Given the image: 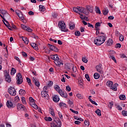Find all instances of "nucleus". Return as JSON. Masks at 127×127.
Segmentation results:
<instances>
[{
  "label": "nucleus",
  "instance_id": "f257e3e1",
  "mask_svg": "<svg viewBox=\"0 0 127 127\" xmlns=\"http://www.w3.org/2000/svg\"><path fill=\"white\" fill-rule=\"evenodd\" d=\"M106 35H101L96 38V39L94 40V43L96 45H102V44H103V43H104L105 41H106Z\"/></svg>",
  "mask_w": 127,
  "mask_h": 127
},
{
  "label": "nucleus",
  "instance_id": "f03ea898",
  "mask_svg": "<svg viewBox=\"0 0 127 127\" xmlns=\"http://www.w3.org/2000/svg\"><path fill=\"white\" fill-rule=\"evenodd\" d=\"M51 59L52 60H54V63H55L57 66H59V67H61V66H63L64 64L61 61H59V57L57 55H53L51 56Z\"/></svg>",
  "mask_w": 127,
  "mask_h": 127
},
{
  "label": "nucleus",
  "instance_id": "7ed1b4c3",
  "mask_svg": "<svg viewBox=\"0 0 127 127\" xmlns=\"http://www.w3.org/2000/svg\"><path fill=\"white\" fill-rule=\"evenodd\" d=\"M49 88L46 86H44L43 88V90L42 91L41 93V96L44 99H48L49 98V95H48V91Z\"/></svg>",
  "mask_w": 127,
  "mask_h": 127
},
{
  "label": "nucleus",
  "instance_id": "20e7f679",
  "mask_svg": "<svg viewBox=\"0 0 127 127\" xmlns=\"http://www.w3.org/2000/svg\"><path fill=\"white\" fill-rule=\"evenodd\" d=\"M62 122L60 121V119L58 118H55L54 122L51 124V127H61Z\"/></svg>",
  "mask_w": 127,
  "mask_h": 127
},
{
  "label": "nucleus",
  "instance_id": "39448f33",
  "mask_svg": "<svg viewBox=\"0 0 127 127\" xmlns=\"http://www.w3.org/2000/svg\"><path fill=\"white\" fill-rule=\"evenodd\" d=\"M59 27L60 28H61L62 31H64V32H67L68 31V29L66 28V24L63 21H59Z\"/></svg>",
  "mask_w": 127,
  "mask_h": 127
},
{
  "label": "nucleus",
  "instance_id": "423d86ee",
  "mask_svg": "<svg viewBox=\"0 0 127 127\" xmlns=\"http://www.w3.org/2000/svg\"><path fill=\"white\" fill-rule=\"evenodd\" d=\"M16 83L18 85H20V84L22 83V82H23V79L22 78V75H21V73H18V74L16 75Z\"/></svg>",
  "mask_w": 127,
  "mask_h": 127
},
{
  "label": "nucleus",
  "instance_id": "0eeeda50",
  "mask_svg": "<svg viewBox=\"0 0 127 127\" xmlns=\"http://www.w3.org/2000/svg\"><path fill=\"white\" fill-rule=\"evenodd\" d=\"M8 91L11 96H15V95H16V91L13 87L10 86L9 88H8Z\"/></svg>",
  "mask_w": 127,
  "mask_h": 127
},
{
  "label": "nucleus",
  "instance_id": "6e6552de",
  "mask_svg": "<svg viewBox=\"0 0 127 127\" xmlns=\"http://www.w3.org/2000/svg\"><path fill=\"white\" fill-rule=\"evenodd\" d=\"M73 66V64L71 63H67L64 64V68L67 71H69L70 69H72Z\"/></svg>",
  "mask_w": 127,
  "mask_h": 127
},
{
  "label": "nucleus",
  "instance_id": "1a4fd4ad",
  "mask_svg": "<svg viewBox=\"0 0 127 127\" xmlns=\"http://www.w3.org/2000/svg\"><path fill=\"white\" fill-rule=\"evenodd\" d=\"M48 46H49L50 49H51V50H52V51H54L55 52H58V49L54 45H51L50 44H48Z\"/></svg>",
  "mask_w": 127,
  "mask_h": 127
},
{
  "label": "nucleus",
  "instance_id": "9d476101",
  "mask_svg": "<svg viewBox=\"0 0 127 127\" xmlns=\"http://www.w3.org/2000/svg\"><path fill=\"white\" fill-rule=\"evenodd\" d=\"M4 75L5 77V81L8 83H10V82H11V78H10L9 74H8L7 72H5Z\"/></svg>",
  "mask_w": 127,
  "mask_h": 127
},
{
  "label": "nucleus",
  "instance_id": "9b49d317",
  "mask_svg": "<svg viewBox=\"0 0 127 127\" xmlns=\"http://www.w3.org/2000/svg\"><path fill=\"white\" fill-rule=\"evenodd\" d=\"M80 12L84 13L86 15H88V14H89V12L87 11V9L82 7H80Z\"/></svg>",
  "mask_w": 127,
  "mask_h": 127
},
{
  "label": "nucleus",
  "instance_id": "f8f14e48",
  "mask_svg": "<svg viewBox=\"0 0 127 127\" xmlns=\"http://www.w3.org/2000/svg\"><path fill=\"white\" fill-rule=\"evenodd\" d=\"M7 107L9 108V109H11V108H14L15 107V105H13L12 104V102L11 101H7L6 104Z\"/></svg>",
  "mask_w": 127,
  "mask_h": 127
},
{
  "label": "nucleus",
  "instance_id": "ddd939ff",
  "mask_svg": "<svg viewBox=\"0 0 127 127\" xmlns=\"http://www.w3.org/2000/svg\"><path fill=\"white\" fill-rule=\"evenodd\" d=\"M60 95L63 98H64L65 99H67L68 98V94L67 93L64 92L62 90V91L60 92Z\"/></svg>",
  "mask_w": 127,
  "mask_h": 127
},
{
  "label": "nucleus",
  "instance_id": "4468645a",
  "mask_svg": "<svg viewBox=\"0 0 127 127\" xmlns=\"http://www.w3.org/2000/svg\"><path fill=\"white\" fill-rule=\"evenodd\" d=\"M96 69L97 72H99L100 74H103V71L102 70V64H100L98 65H97Z\"/></svg>",
  "mask_w": 127,
  "mask_h": 127
},
{
  "label": "nucleus",
  "instance_id": "2eb2a0df",
  "mask_svg": "<svg viewBox=\"0 0 127 127\" xmlns=\"http://www.w3.org/2000/svg\"><path fill=\"white\" fill-rule=\"evenodd\" d=\"M0 13L3 15V16H5L6 17V16H8V17H9V14L8 13H6V11H5L4 9H0Z\"/></svg>",
  "mask_w": 127,
  "mask_h": 127
},
{
  "label": "nucleus",
  "instance_id": "dca6fc26",
  "mask_svg": "<svg viewBox=\"0 0 127 127\" xmlns=\"http://www.w3.org/2000/svg\"><path fill=\"white\" fill-rule=\"evenodd\" d=\"M33 81L35 85H36V86H37V87H39L40 86V83H39V81H38V80L37 79H36V78L33 77Z\"/></svg>",
  "mask_w": 127,
  "mask_h": 127
},
{
  "label": "nucleus",
  "instance_id": "f3484780",
  "mask_svg": "<svg viewBox=\"0 0 127 127\" xmlns=\"http://www.w3.org/2000/svg\"><path fill=\"white\" fill-rule=\"evenodd\" d=\"M53 100L55 103H58V102L60 101V98H59V96L54 95Z\"/></svg>",
  "mask_w": 127,
  "mask_h": 127
},
{
  "label": "nucleus",
  "instance_id": "a211bd4d",
  "mask_svg": "<svg viewBox=\"0 0 127 127\" xmlns=\"http://www.w3.org/2000/svg\"><path fill=\"white\" fill-rule=\"evenodd\" d=\"M29 104L30 106H31L32 107L34 108V109H35V110H37L38 109V106L35 104V102L34 101L33 102H29Z\"/></svg>",
  "mask_w": 127,
  "mask_h": 127
},
{
  "label": "nucleus",
  "instance_id": "6ab92c4d",
  "mask_svg": "<svg viewBox=\"0 0 127 127\" xmlns=\"http://www.w3.org/2000/svg\"><path fill=\"white\" fill-rule=\"evenodd\" d=\"M17 110H18L19 111V110H25V107H24V106L22 104H18L17 105Z\"/></svg>",
  "mask_w": 127,
  "mask_h": 127
},
{
  "label": "nucleus",
  "instance_id": "aec40b11",
  "mask_svg": "<svg viewBox=\"0 0 127 127\" xmlns=\"http://www.w3.org/2000/svg\"><path fill=\"white\" fill-rule=\"evenodd\" d=\"M49 112L53 117H55V112H54V109H53V108H50Z\"/></svg>",
  "mask_w": 127,
  "mask_h": 127
},
{
  "label": "nucleus",
  "instance_id": "412c9836",
  "mask_svg": "<svg viewBox=\"0 0 127 127\" xmlns=\"http://www.w3.org/2000/svg\"><path fill=\"white\" fill-rule=\"evenodd\" d=\"M31 46H32V47H33V48H34L35 50H38L39 49L38 46L36 43H31Z\"/></svg>",
  "mask_w": 127,
  "mask_h": 127
},
{
  "label": "nucleus",
  "instance_id": "4be33fe9",
  "mask_svg": "<svg viewBox=\"0 0 127 127\" xmlns=\"http://www.w3.org/2000/svg\"><path fill=\"white\" fill-rule=\"evenodd\" d=\"M118 85V84L117 83H115L114 85L112 84V86H111L110 89H112V90H113V91H117V90H118L117 86Z\"/></svg>",
  "mask_w": 127,
  "mask_h": 127
},
{
  "label": "nucleus",
  "instance_id": "5701e85b",
  "mask_svg": "<svg viewBox=\"0 0 127 127\" xmlns=\"http://www.w3.org/2000/svg\"><path fill=\"white\" fill-rule=\"evenodd\" d=\"M54 89L56 90L57 92H58L59 93H60V92H62V90L60 89V87L58 85H56L54 86Z\"/></svg>",
  "mask_w": 127,
  "mask_h": 127
},
{
  "label": "nucleus",
  "instance_id": "b1692460",
  "mask_svg": "<svg viewBox=\"0 0 127 127\" xmlns=\"http://www.w3.org/2000/svg\"><path fill=\"white\" fill-rule=\"evenodd\" d=\"M39 7L40 11H42V12L45 11V7H44V6L42 5H40L39 6Z\"/></svg>",
  "mask_w": 127,
  "mask_h": 127
},
{
  "label": "nucleus",
  "instance_id": "393cba45",
  "mask_svg": "<svg viewBox=\"0 0 127 127\" xmlns=\"http://www.w3.org/2000/svg\"><path fill=\"white\" fill-rule=\"evenodd\" d=\"M113 40L111 39H109L108 41H107V43L106 44H107V46H111V45H113Z\"/></svg>",
  "mask_w": 127,
  "mask_h": 127
},
{
  "label": "nucleus",
  "instance_id": "a878e982",
  "mask_svg": "<svg viewBox=\"0 0 127 127\" xmlns=\"http://www.w3.org/2000/svg\"><path fill=\"white\" fill-rule=\"evenodd\" d=\"M86 8L88 12H93V7H91V6H86Z\"/></svg>",
  "mask_w": 127,
  "mask_h": 127
},
{
  "label": "nucleus",
  "instance_id": "bb28decb",
  "mask_svg": "<svg viewBox=\"0 0 127 127\" xmlns=\"http://www.w3.org/2000/svg\"><path fill=\"white\" fill-rule=\"evenodd\" d=\"M80 9H81V7L77 6V7H73V10L74 12L78 13V11L80 12Z\"/></svg>",
  "mask_w": 127,
  "mask_h": 127
},
{
  "label": "nucleus",
  "instance_id": "cd10ccee",
  "mask_svg": "<svg viewBox=\"0 0 127 127\" xmlns=\"http://www.w3.org/2000/svg\"><path fill=\"white\" fill-rule=\"evenodd\" d=\"M53 85V81H49L47 84V86H45V87H47V88H50V87H52V86Z\"/></svg>",
  "mask_w": 127,
  "mask_h": 127
},
{
  "label": "nucleus",
  "instance_id": "c85d7f7f",
  "mask_svg": "<svg viewBox=\"0 0 127 127\" xmlns=\"http://www.w3.org/2000/svg\"><path fill=\"white\" fill-rule=\"evenodd\" d=\"M19 94L21 95V96H24V95H25V90H23V89H20L19 91Z\"/></svg>",
  "mask_w": 127,
  "mask_h": 127
},
{
  "label": "nucleus",
  "instance_id": "c756f323",
  "mask_svg": "<svg viewBox=\"0 0 127 127\" xmlns=\"http://www.w3.org/2000/svg\"><path fill=\"white\" fill-rule=\"evenodd\" d=\"M22 40L25 43V44H28V39L25 37H22Z\"/></svg>",
  "mask_w": 127,
  "mask_h": 127
},
{
  "label": "nucleus",
  "instance_id": "7c9ffc66",
  "mask_svg": "<svg viewBox=\"0 0 127 127\" xmlns=\"http://www.w3.org/2000/svg\"><path fill=\"white\" fill-rule=\"evenodd\" d=\"M106 85L107 86H108V87H112V85H113V82L112 81H111L110 80H108L107 82H106Z\"/></svg>",
  "mask_w": 127,
  "mask_h": 127
},
{
  "label": "nucleus",
  "instance_id": "2f4dec72",
  "mask_svg": "<svg viewBox=\"0 0 127 127\" xmlns=\"http://www.w3.org/2000/svg\"><path fill=\"white\" fill-rule=\"evenodd\" d=\"M16 73V69L15 68L12 67L11 70L10 74L11 75H14Z\"/></svg>",
  "mask_w": 127,
  "mask_h": 127
},
{
  "label": "nucleus",
  "instance_id": "473e14b6",
  "mask_svg": "<svg viewBox=\"0 0 127 127\" xmlns=\"http://www.w3.org/2000/svg\"><path fill=\"white\" fill-rule=\"evenodd\" d=\"M115 108H116V109H117L119 111H122V110H123V108H122V107H121V106H120L118 104H115Z\"/></svg>",
  "mask_w": 127,
  "mask_h": 127
},
{
  "label": "nucleus",
  "instance_id": "72a5a7b5",
  "mask_svg": "<svg viewBox=\"0 0 127 127\" xmlns=\"http://www.w3.org/2000/svg\"><path fill=\"white\" fill-rule=\"evenodd\" d=\"M95 114H97L98 116H102V114L101 113V110L100 109H97L95 111Z\"/></svg>",
  "mask_w": 127,
  "mask_h": 127
},
{
  "label": "nucleus",
  "instance_id": "f704fd0d",
  "mask_svg": "<svg viewBox=\"0 0 127 127\" xmlns=\"http://www.w3.org/2000/svg\"><path fill=\"white\" fill-rule=\"evenodd\" d=\"M74 120H76L77 121H79L80 122H83L84 120L82 119L81 118H78L77 116H74Z\"/></svg>",
  "mask_w": 127,
  "mask_h": 127
},
{
  "label": "nucleus",
  "instance_id": "c9c22d12",
  "mask_svg": "<svg viewBox=\"0 0 127 127\" xmlns=\"http://www.w3.org/2000/svg\"><path fill=\"white\" fill-rule=\"evenodd\" d=\"M119 99H120L121 100H122V101H125V100H126V95L123 94V95H121L119 96Z\"/></svg>",
  "mask_w": 127,
  "mask_h": 127
},
{
  "label": "nucleus",
  "instance_id": "e433bc0d",
  "mask_svg": "<svg viewBox=\"0 0 127 127\" xmlns=\"http://www.w3.org/2000/svg\"><path fill=\"white\" fill-rule=\"evenodd\" d=\"M94 78L98 79L99 78H100V74L97 72L95 73L94 74Z\"/></svg>",
  "mask_w": 127,
  "mask_h": 127
},
{
  "label": "nucleus",
  "instance_id": "4c0bfd02",
  "mask_svg": "<svg viewBox=\"0 0 127 127\" xmlns=\"http://www.w3.org/2000/svg\"><path fill=\"white\" fill-rule=\"evenodd\" d=\"M102 12L103 14H104V15H107V14H108V13H109V10L108 9H105L104 10H102Z\"/></svg>",
  "mask_w": 127,
  "mask_h": 127
},
{
  "label": "nucleus",
  "instance_id": "58836bf2",
  "mask_svg": "<svg viewBox=\"0 0 127 127\" xmlns=\"http://www.w3.org/2000/svg\"><path fill=\"white\" fill-rule=\"evenodd\" d=\"M95 11L96 13H99V14H101V10H100V8L95 6Z\"/></svg>",
  "mask_w": 127,
  "mask_h": 127
},
{
  "label": "nucleus",
  "instance_id": "ea45409f",
  "mask_svg": "<svg viewBox=\"0 0 127 127\" xmlns=\"http://www.w3.org/2000/svg\"><path fill=\"white\" fill-rule=\"evenodd\" d=\"M75 28V24H72V23H69V29L73 30Z\"/></svg>",
  "mask_w": 127,
  "mask_h": 127
},
{
  "label": "nucleus",
  "instance_id": "a19ab883",
  "mask_svg": "<svg viewBox=\"0 0 127 127\" xmlns=\"http://www.w3.org/2000/svg\"><path fill=\"white\" fill-rule=\"evenodd\" d=\"M18 16H19V18H21V19L23 20L24 19V17H23V14H22V12H20L18 14Z\"/></svg>",
  "mask_w": 127,
  "mask_h": 127
},
{
  "label": "nucleus",
  "instance_id": "79ce46f5",
  "mask_svg": "<svg viewBox=\"0 0 127 127\" xmlns=\"http://www.w3.org/2000/svg\"><path fill=\"white\" fill-rule=\"evenodd\" d=\"M21 101L22 104H23L24 105H26V101H25V97H21Z\"/></svg>",
  "mask_w": 127,
  "mask_h": 127
},
{
  "label": "nucleus",
  "instance_id": "37998d69",
  "mask_svg": "<svg viewBox=\"0 0 127 127\" xmlns=\"http://www.w3.org/2000/svg\"><path fill=\"white\" fill-rule=\"evenodd\" d=\"M119 39L120 41H124V40H125V37H124V35L121 34L119 36Z\"/></svg>",
  "mask_w": 127,
  "mask_h": 127
},
{
  "label": "nucleus",
  "instance_id": "c03bdc74",
  "mask_svg": "<svg viewBox=\"0 0 127 127\" xmlns=\"http://www.w3.org/2000/svg\"><path fill=\"white\" fill-rule=\"evenodd\" d=\"M45 120L46 121V122L52 121V118H51V117H45Z\"/></svg>",
  "mask_w": 127,
  "mask_h": 127
},
{
  "label": "nucleus",
  "instance_id": "a18cd8bd",
  "mask_svg": "<svg viewBox=\"0 0 127 127\" xmlns=\"http://www.w3.org/2000/svg\"><path fill=\"white\" fill-rule=\"evenodd\" d=\"M110 59H112L113 61H114L115 63H117V60H116V58L113 56H110L109 57Z\"/></svg>",
  "mask_w": 127,
  "mask_h": 127
},
{
  "label": "nucleus",
  "instance_id": "49530a36",
  "mask_svg": "<svg viewBox=\"0 0 127 127\" xmlns=\"http://www.w3.org/2000/svg\"><path fill=\"white\" fill-rule=\"evenodd\" d=\"M113 106H114V102H109L108 104V107L110 108V109H112Z\"/></svg>",
  "mask_w": 127,
  "mask_h": 127
},
{
  "label": "nucleus",
  "instance_id": "de8ad7c7",
  "mask_svg": "<svg viewBox=\"0 0 127 127\" xmlns=\"http://www.w3.org/2000/svg\"><path fill=\"white\" fill-rule=\"evenodd\" d=\"M26 80H27V83H28V84H29L30 86H31L32 83H31V80H30V78H28V77H27V78H26Z\"/></svg>",
  "mask_w": 127,
  "mask_h": 127
},
{
  "label": "nucleus",
  "instance_id": "09e8293b",
  "mask_svg": "<svg viewBox=\"0 0 127 127\" xmlns=\"http://www.w3.org/2000/svg\"><path fill=\"white\" fill-rule=\"evenodd\" d=\"M59 106L60 107H63L64 108H66V106L67 105L64 103H60Z\"/></svg>",
  "mask_w": 127,
  "mask_h": 127
},
{
  "label": "nucleus",
  "instance_id": "8fccbe9b",
  "mask_svg": "<svg viewBox=\"0 0 127 127\" xmlns=\"http://www.w3.org/2000/svg\"><path fill=\"white\" fill-rule=\"evenodd\" d=\"M85 77L86 79H87V81H88V82H90V81H91V79H90V77L89 76V74H85Z\"/></svg>",
  "mask_w": 127,
  "mask_h": 127
},
{
  "label": "nucleus",
  "instance_id": "3c124183",
  "mask_svg": "<svg viewBox=\"0 0 127 127\" xmlns=\"http://www.w3.org/2000/svg\"><path fill=\"white\" fill-rule=\"evenodd\" d=\"M100 26H101V23H100L99 22H97L95 24V28H98V27H100Z\"/></svg>",
  "mask_w": 127,
  "mask_h": 127
},
{
  "label": "nucleus",
  "instance_id": "603ef678",
  "mask_svg": "<svg viewBox=\"0 0 127 127\" xmlns=\"http://www.w3.org/2000/svg\"><path fill=\"white\" fill-rule=\"evenodd\" d=\"M75 35H76V36H80V35H81V33H80V31H76L75 32Z\"/></svg>",
  "mask_w": 127,
  "mask_h": 127
},
{
  "label": "nucleus",
  "instance_id": "864d4df0",
  "mask_svg": "<svg viewBox=\"0 0 127 127\" xmlns=\"http://www.w3.org/2000/svg\"><path fill=\"white\" fill-rule=\"evenodd\" d=\"M84 126L85 127H89V122L85 121L84 122Z\"/></svg>",
  "mask_w": 127,
  "mask_h": 127
},
{
  "label": "nucleus",
  "instance_id": "5fc2aeb1",
  "mask_svg": "<svg viewBox=\"0 0 127 127\" xmlns=\"http://www.w3.org/2000/svg\"><path fill=\"white\" fill-rule=\"evenodd\" d=\"M25 30L28 31V32H32V29H31L29 27L27 26V29H25Z\"/></svg>",
  "mask_w": 127,
  "mask_h": 127
},
{
  "label": "nucleus",
  "instance_id": "6e6d98bb",
  "mask_svg": "<svg viewBox=\"0 0 127 127\" xmlns=\"http://www.w3.org/2000/svg\"><path fill=\"white\" fill-rule=\"evenodd\" d=\"M25 30L28 31V32H32V29H31L29 27L27 26V29H25Z\"/></svg>",
  "mask_w": 127,
  "mask_h": 127
},
{
  "label": "nucleus",
  "instance_id": "4d7b16f0",
  "mask_svg": "<svg viewBox=\"0 0 127 127\" xmlns=\"http://www.w3.org/2000/svg\"><path fill=\"white\" fill-rule=\"evenodd\" d=\"M122 34H121V33H120V32L118 31H115V35L116 36H120Z\"/></svg>",
  "mask_w": 127,
  "mask_h": 127
},
{
  "label": "nucleus",
  "instance_id": "13d9d810",
  "mask_svg": "<svg viewBox=\"0 0 127 127\" xmlns=\"http://www.w3.org/2000/svg\"><path fill=\"white\" fill-rule=\"evenodd\" d=\"M58 15L57 14V13L55 12L53 13L52 15V17H54V18H56Z\"/></svg>",
  "mask_w": 127,
  "mask_h": 127
},
{
  "label": "nucleus",
  "instance_id": "bf43d9fd",
  "mask_svg": "<svg viewBox=\"0 0 127 127\" xmlns=\"http://www.w3.org/2000/svg\"><path fill=\"white\" fill-rule=\"evenodd\" d=\"M72 71L73 73H76L77 72V68H76V66L74 67V65H73V67H72Z\"/></svg>",
  "mask_w": 127,
  "mask_h": 127
},
{
  "label": "nucleus",
  "instance_id": "052dcab7",
  "mask_svg": "<svg viewBox=\"0 0 127 127\" xmlns=\"http://www.w3.org/2000/svg\"><path fill=\"white\" fill-rule=\"evenodd\" d=\"M82 61L84 62V63H87L88 60L86 58H82Z\"/></svg>",
  "mask_w": 127,
  "mask_h": 127
},
{
  "label": "nucleus",
  "instance_id": "680f3d73",
  "mask_svg": "<svg viewBox=\"0 0 127 127\" xmlns=\"http://www.w3.org/2000/svg\"><path fill=\"white\" fill-rule=\"evenodd\" d=\"M14 100H15V102L17 103V102H18V101H19V97H18V96H16L14 98Z\"/></svg>",
  "mask_w": 127,
  "mask_h": 127
},
{
  "label": "nucleus",
  "instance_id": "e2e57ef3",
  "mask_svg": "<svg viewBox=\"0 0 127 127\" xmlns=\"http://www.w3.org/2000/svg\"><path fill=\"white\" fill-rule=\"evenodd\" d=\"M21 27L24 29V30H25V29H27V26L24 25H23V24H21Z\"/></svg>",
  "mask_w": 127,
  "mask_h": 127
},
{
  "label": "nucleus",
  "instance_id": "0e129e2a",
  "mask_svg": "<svg viewBox=\"0 0 127 127\" xmlns=\"http://www.w3.org/2000/svg\"><path fill=\"white\" fill-rule=\"evenodd\" d=\"M122 47V45L120 43H118L116 45V48H121Z\"/></svg>",
  "mask_w": 127,
  "mask_h": 127
},
{
  "label": "nucleus",
  "instance_id": "69168bd1",
  "mask_svg": "<svg viewBox=\"0 0 127 127\" xmlns=\"http://www.w3.org/2000/svg\"><path fill=\"white\" fill-rule=\"evenodd\" d=\"M66 90L68 92H70L71 91V88L69 86H66Z\"/></svg>",
  "mask_w": 127,
  "mask_h": 127
},
{
  "label": "nucleus",
  "instance_id": "338daca9",
  "mask_svg": "<svg viewBox=\"0 0 127 127\" xmlns=\"http://www.w3.org/2000/svg\"><path fill=\"white\" fill-rule=\"evenodd\" d=\"M76 97L77 98H78V99H82V95L80 94H77L76 95Z\"/></svg>",
  "mask_w": 127,
  "mask_h": 127
},
{
  "label": "nucleus",
  "instance_id": "774afa93",
  "mask_svg": "<svg viewBox=\"0 0 127 127\" xmlns=\"http://www.w3.org/2000/svg\"><path fill=\"white\" fill-rule=\"evenodd\" d=\"M122 114L123 115V116H127V111H123Z\"/></svg>",
  "mask_w": 127,
  "mask_h": 127
}]
</instances>
